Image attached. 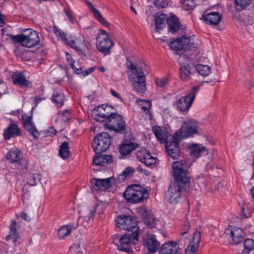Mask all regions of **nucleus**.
Segmentation results:
<instances>
[{
	"label": "nucleus",
	"mask_w": 254,
	"mask_h": 254,
	"mask_svg": "<svg viewBox=\"0 0 254 254\" xmlns=\"http://www.w3.org/2000/svg\"><path fill=\"white\" fill-rule=\"evenodd\" d=\"M134 169L130 167H127L118 177L120 182H124L127 178L129 177L134 172Z\"/></svg>",
	"instance_id": "obj_45"
},
{
	"label": "nucleus",
	"mask_w": 254,
	"mask_h": 254,
	"mask_svg": "<svg viewBox=\"0 0 254 254\" xmlns=\"http://www.w3.org/2000/svg\"><path fill=\"white\" fill-rule=\"evenodd\" d=\"M105 127L111 131L122 133L126 129L127 124L123 117L121 115L116 113L105 123Z\"/></svg>",
	"instance_id": "obj_12"
},
{
	"label": "nucleus",
	"mask_w": 254,
	"mask_h": 254,
	"mask_svg": "<svg viewBox=\"0 0 254 254\" xmlns=\"http://www.w3.org/2000/svg\"><path fill=\"white\" fill-rule=\"evenodd\" d=\"M65 58L71 67H73V64H74L75 61L73 60L71 55L68 53H66Z\"/></svg>",
	"instance_id": "obj_55"
},
{
	"label": "nucleus",
	"mask_w": 254,
	"mask_h": 254,
	"mask_svg": "<svg viewBox=\"0 0 254 254\" xmlns=\"http://www.w3.org/2000/svg\"><path fill=\"white\" fill-rule=\"evenodd\" d=\"M78 223L76 221V222L70 223L67 225H66L68 229L70 230V233H71L72 230H76L78 227Z\"/></svg>",
	"instance_id": "obj_58"
},
{
	"label": "nucleus",
	"mask_w": 254,
	"mask_h": 254,
	"mask_svg": "<svg viewBox=\"0 0 254 254\" xmlns=\"http://www.w3.org/2000/svg\"><path fill=\"white\" fill-rule=\"evenodd\" d=\"M110 93L111 94V95L112 96H113L114 97L118 98V99H119L121 101L123 102V99L122 98V97L120 96V95L119 94H118L115 90H114V89H111L110 90Z\"/></svg>",
	"instance_id": "obj_59"
},
{
	"label": "nucleus",
	"mask_w": 254,
	"mask_h": 254,
	"mask_svg": "<svg viewBox=\"0 0 254 254\" xmlns=\"http://www.w3.org/2000/svg\"><path fill=\"white\" fill-rule=\"evenodd\" d=\"M107 206L105 203L100 202L96 205H93L89 208V213L87 216L84 217V221H86L87 223H89L93 220L95 213L98 212L99 214H101L106 209Z\"/></svg>",
	"instance_id": "obj_23"
},
{
	"label": "nucleus",
	"mask_w": 254,
	"mask_h": 254,
	"mask_svg": "<svg viewBox=\"0 0 254 254\" xmlns=\"http://www.w3.org/2000/svg\"><path fill=\"white\" fill-rule=\"evenodd\" d=\"M153 131L156 137L161 143L165 142L169 140V132L165 128L157 126L153 128Z\"/></svg>",
	"instance_id": "obj_30"
},
{
	"label": "nucleus",
	"mask_w": 254,
	"mask_h": 254,
	"mask_svg": "<svg viewBox=\"0 0 254 254\" xmlns=\"http://www.w3.org/2000/svg\"><path fill=\"white\" fill-rule=\"evenodd\" d=\"M244 249L242 253L249 254L252 251L254 250V240L252 239H246L244 243Z\"/></svg>",
	"instance_id": "obj_42"
},
{
	"label": "nucleus",
	"mask_w": 254,
	"mask_h": 254,
	"mask_svg": "<svg viewBox=\"0 0 254 254\" xmlns=\"http://www.w3.org/2000/svg\"><path fill=\"white\" fill-rule=\"evenodd\" d=\"M190 150L192 156L198 158L201 156L202 152L205 151V148L201 145H195L191 146Z\"/></svg>",
	"instance_id": "obj_39"
},
{
	"label": "nucleus",
	"mask_w": 254,
	"mask_h": 254,
	"mask_svg": "<svg viewBox=\"0 0 254 254\" xmlns=\"http://www.w3.org/2000/svg\"><path fill=\"white\" fill-rule=\"evenodd\" d=\"M138 242V234L127 232L119 239L118 250L122 252H128L130 250V244L136 245Z\"/></svg>",
	"instance_id": "obj_14"
},
{
	"label": "nucleus",
	"mask_w": 254,
	"mask_h": 254,
	"mask_svg": "<svg viewBox=\"0 0 254 254\" xmlns=\"http://www.w3.org/2000/svg\"><path fill=\"white\" fill-rule=\"evenodd\" d=\"M200 88L199 85L193 86L187 95L181 97L178 99L177 105L181 111L185 112L189 110Z\"/></svg>",
	"instance_id": "obj_11"
},
{
	"label": "nucleus",
	"mask_w": 254,
	"mask_h": 254,
	"mask_svg": "<svg viewBox=\"0 0 254 254\" xmlns=\"http://www.w3.org/2000/svg\"><path fill=\"white\" fill-rule=\"evenodd\" d=\"M179 67V77L181 80L184 81H189L192 74L191 65L187 63H181Z\"/></svg>",
	"instance_id": "obj_25"
},
{
	"label": "nucleus",
	"mask_w": 254,
	"mask_h": 254,
	"mask_svg": "<svg viewBox=\"0 0 254 254\" xmlns=\"http://www.w3.org/2000/svg\"><path fill=\"white\" fill-rule=\"evenodd\" d=\"M54 32L55 34L59 37H60L62 34L64 33V32H63L61 29L57 27L54 28Z\"/></svg>",
	"instance_id": "obj_62"
},
{
	"label": "nucleus",
	"mask_w": 254,
	"mask_h": 254,
	"mask_svg": "<svg viewBox=\"0 0 254 254\" xmlns=\"http://www.w3.org/2000/svg\"><path fill=\"white\" fill-rule=\"evenodd\" d=\"M114 110L112 106L101 105L94 108L92 111L93 119L97 122H105L106 123L116 113L112 111Z\"/></svg>",
	"instance_id": "obj_9"
},
{
	"label": "nucleus",
	"mask_w": 254,
	"mask_h": 254,
	"mask_svg": "<svg viewBox=\"0 0 254 254\" xmlns=\"http://www.w3.org/2000/svg\"><path fill=\"white\" fill-rule=\"evenodd\" d=\"M69 153L68 143L66 141L63 142L60 146L59 152L60 156L65 159L69 157Z\"/></svg>",
	"instance_id": "obj_38"
},
{
	"label": "nucleus",
	"mask_w": 254,
	"mask_h": 254,
	"mask_svg": "<svg viewBox=\"0 0 254 254\" xmlns=\"http://www.w3.org/2000/svg\"><path fill=\"white\" fill-rule=\"evenodd\" d=\"M170 48L175 52L191 50L196 52L199 47L198 44L190 43V39L186 36L176 38L168 44Z\"/></svg>",
	"instance_id": "obj_5"
},
{
	"label": "nucleus",
	"mask_w": 254,
	"mask_h": 254,
	"mask_svg": "<svg viewBox=\"0 0 254 254\" xmlns=\"http://www.w3.org/2000/svg\"><path fill=\"white\" fill-rule=\"evenodd\" d=\"M44 98H42L40 96H35L34 97L33 102L35 104V107L37 106L38 104L40 103L42 100H44Z\"/></svg>",
	"instance_id": "obj_61"
},
{
	"label": "nucleus",
	"mask_w": 254,
	"mask_h": 254,
	"mask_svg": "<svg viewBox=\"0 0 254 254\" xmlns=\"http://www.w3.org/2000/svg\"><path fill=\"white\" fill-rule=\"evenodd\" d=\"M127 69L132 73L130 78L132 81V86L137 92L144 93L146 89L145 75L140 67L136 66L131 62L129 58H127L126 63Z\"/></svg>",
	"instance_id": "obj_2"
},
{
	"label": "nucleus",
	"mask_w": 254,
	"mask_h": 254,
	"mask_svg": "<svg viewBox=\"0 0 254 254\" xmlns=\"http://www.w3.org/2000/svg\"><path fill=\"white\" fill-rule=\"evenodd\" d=\"M113 162V157L111 155L96 154L93 160L94 165L106 166Z\"/></svg>",
	"instance_id": "obj_26"
},
{
	"label": "nucleus",
	"mask_w": 254,
	"mask_h": 254,
	"mask_svg": "<svg viewBox=\"0 0 254 254\" xmlns=\"http://www.w3.org/2000/svg\"><path fill=\"white\" fill-rule=\"evenodd\" d=\"M200 133L198 123L194 119L184 121L181 128L176 132V135H179L182 138L192 137Z\"/></svg>",
	"instance_id": "obj_7"
},
{
	"label": "nucleus",
	"mask_w": 254,
	"mask_h": 254,
	"mask_svg": "<svg viewBox=\"0 0 254 254\" xmlns=\"http://www.w3.org/2000/svg\"><path fill=\"white\" fill-rule=\"evenodd\" d=\"M205 23L210 26H217L220 22L222 15L218 12H209L202 15Z\"/></svg>",
	"instance_id": "obj_20"
},
{
	"label": "nucleus",
	"mask_w": 254,
	"mask_h": 254,
	"mask_svg": "<svg viewBox=\"0 0 254 254\" xmlns=\"http://www.w3.org/2000/svg\"><path fill=\"white\" fill-rule=\"evenodd\" d=\"M11 79L14 84L16 85L22 87L28 86L29 81L21 72H14L12 75Z\"/></svg>",
	"instance_id": "obj_31"
},
{
	"label": "nucleus",
	"mask_w": 254,
	"mask_h": 254,
	"mask_svg": "<svg viewBox=\"0 0 254 254\" xmlns=\"http://www.w3.org/2000/svg\"><path fill=\"white\" fill-rule=\"evenodd\" d=\"M181 139L183 138L176 135L175 132L165 142L167 154L174 159H178L180 156L179 143Z\"/></svg>",
	"instance_id": "obj_13"
},
{
	"label": "nucleus",
	"mask_w": 254,
	"mask_h": 254,
	"mask_svg": "<svg viewBox=\"0 0 254 254\" xmlns=\"http://www.w3.org/2000/svg\"><path fill=\"white\" fill-rule=\"evenodd\" d=\"M21 135V131L18 126L14 123H10L3 130V136L5 140H9L12 138Z\"/></svg>",
	"instance_id": "obj_19"
},
{
	"label": "nucleus",
	"mask_w": 254,
	"mask_h": 254,
	"mask_svg": "<svg viewBox=\"0 0 254 254\" xmlns=\"http://www.w3.org/2000/svg\"><path fill=\"white\" fill-rule=\"evenodd\" d=\"M179 250L174 244V242L169 241L162 245L159 254H179Z\"/></svg>",
	"instance_id": "obj_29"
},
{
	"label": "nucleus",
	"mask_w": 254,
	"mask_h": 254,
	"mask_svg": "<svg viewBox=\"0 0 254 254\" xmlns=\"http://www.w3.org/2000/svg\"><path fill=\"white\" fill-rule=\"evenodd\" d=\"M64 96L63 93L58 91L54 92L51 97L52 102L57 107H61L64 104Z\"/></svg>",
	"instance_id": "obj_37"
},
{
	"label": "nucleus",
	"mask_w": 254,
	"mask_h": 254,
	"mask_svg": "<svg viewBox=\"0 0 254 254\" xmlns=\"http://www.w3.org/2000/svg\"><path fill=\"white\" fill-rule=\"evenodd\" d=\"M226 233L232 238V244L238 245L244 241L245 235L241 228L230 226L226 230Z\"/></svg>",
	"instance_id": "obj_18"
},
{
	"label": "nucleus",
	"mask_w": 254,
	"mask_h": 254,
	"mask_svg": "<svg viewBox=\"0 0 254 254\" xmlns=\"http://www.w3.org/2000/svg\"><path fill=\"white\" fill-rule=\"evenodd\" d=\"M22 125L24 128L29 132L30 135L32 136L36 139L38 138L40 133L33 121L28 122L27 124H22Z\"/></svg>",
	"instance_id": "obj_35"
},
{
	"label": "nucleus",
	"mask_w": 254,
	"mask_h": 254,
	"mask_svg": "<svg viewBox=\"0 0 254 254\" xmlns=\"http://www.w3.org/2000/svg\"><path fill=\"white\" fill-rule=\"evenodd\" d=\"M145 250H147L150 254H154L160 247V243L156 239L155 235H148L145 238L142 242Z\"/></svg>",
	"instance_id": "obj_17"
},
{
	"label": "nucleus",
	"mask_w": 254,
	"mask_h": 254,
	"mask_svg": "<svg viewBox=\"0 0 254 254\" xmlns=\"http://www.w3.org/2000/svg\"><path fill=\"white\" fill-rule=\"evenodd\" d=\"M168 3V0H155L154 1V4L156 7L161 8L166 7Z\"/></svg>",
	"instance_id": "obj_50"
},
{
	"label": "nucleus",
	"mask_w": 254,
	"mask_h": 254,
	"mask_svg": "<svg viewBox=\"0 0 254 254\" xmlns=\"http://www.w3.org/2000/svg\"><path fill=\"white\" fill-rule=\"evenodd\" d=\"M155 83L158 87H164L168 83V78L166 77L156 78L155 79Z\"/></svg>",
	"instance_id": "obj_49"
},
{
	"label": "nucleus",
	"mask_w": 254,
	"mask_h": 254,
	"mask_svg": "<svg viewBox=\"0 0 254 254\" xmlns=\"http://www.w3.org/2000/svg\"><path fill=\"white\" fill-rule=\"evenodd\" d=\"M70 234V230L66 225L62 226L58 231V236L60 239H64Z\"/></svg>",
	"instance_id": "obj_47"
},
{
	"label": "nucleus",
	"mask_w": 254,
	"mask_h": 254,
	"mask_svg": "<svg viewBox=\"0 0 254 254\" xmlns=\"http://www.w3.org/2000/svg\"><path fill=\"white\" fill-rule=\"evenodd\" d=\"M90 183L95 190H105L111 187V178L103 179L93 178L90 180Z\"/></svg>",
	"instance_id": "obj_22"
},
{
	"label": "nucleus",
	"mask_w": 254,
	"mask_h": 254,
	"mask_svg": "<svg viewBox=\"0 0 254 254\" xmlns=\"http://www.w3.org/2000/svg\"><path fill=\"white\" fill-rule=\"evenodd\" d=\"M26 32L17 35H10V38L13 42L20 43L22 46L27 48L33 47L39 44L40 39L37 32L28 29Z\"/></svg>",
	"instance_id": "obj_4"
},
{
	"label": "nucleus",
	"mask_w": 254,
	"mask_h": 254,
	"mask_svg": "<svg viewBox=\"0 0 254 254\" xmlns=\"http://www.w3.org/2000/svg\"><path fill=\"white\" fill-rule=\"evenodd\" d=\"M94 71V67H90L84 71H83L82 75L84 76H87L91 74Z\"/></svg>",
	"instance_id": "obj_60"
},
{
	"label": "nucleus",
	"mask_w": 254,
	"mask_h": 254,
	"mask_svg": "<svg viewBox=\"0 0 254 254\" xmlns=\"http://www.w3.org/2000/svg\"><path fill=\"white\" fill-rule=\"evenodd\" d=\"M6 158L11 164L20 165L23 160V153L18 149H12L7 153Z\"/></svg>",
	"instance_id": "obj_24"
},
{
	"label": "nucleus",
	"mask_w": 254,
	"mask_h": 254,
	"mask_svg": "<svg viewBox=\"0 0 254 254\" xmlns=\"http://www.w3.org/2000/svg\"><path fill=\"white\" fill-rule=\"evenodd\" d=\"M138 147L139 144L135 142H129L123 143L119 148V152L122 155L127 156Z\"/></svg>",
	"instance_id": "obj_32"
},
{
	"label": "nucleus",
	"mask_w": 254,
	"mask_h": 254,
	"mask_svg": "<svg viewBox=\"0 0 254 254\" xmlns=\"http://www.w3.org/2000/svg\"><path fill=\"white\" fill-rule=\"evenodd\" d=\"M114 45L105 31L101 30L97 37L96 47L99 51L105 56L111 54V48Z\"/></svg>",
	"instance_id": "obj_10"
},
{
	"label": "nucleus",
	"mask_w": 254,
	"mask_h": 254,
	"mask_svg": "<svg viewBox=\"0 0 254 254\" xmlns=\"http://www.w3.org/2000/svg\"><path fill=\"white\" fill-rule=\"evenodd\" d=\"M64 11L65 13V14H66V15L67 16L69 21L71 23H72V24L74 23V19L73 17V15H72L73 13H72L71 10L70 8H68V9L64 8Z\"/></svg>",
	"instance_id": "obj_54"
},
{
	"label": "nucleus",
	"mask_w": 254,
	"mask_h": 254,
	"mask_svg": "<svg viewBox=\"0 0 254 254\" xmlns=\"http://www.w3.org/2000/svg\"><path fill=\"white\" fill-rule=\"evenodd\" d=\"M195 69L199 74L204 77L207 76L211 72L210 67L208 65L197 64Z\"/></svg>",
	"instance_id": "obj_44"
},
{
	"label": "nucleus",
	"mask_w": 254,
	"mask_h": 254,
	"mask_svg": "<svg viewBox=\"0 0 254 254\" xmlns=\"http://www.w3.org/2000/svg\"><path fill=\"white\" fill-rule=\"evenodd\" d=\"M138 214L142 218L144 224L148 227L154 228L156 224V219L150 211L145 207H140L137 209Z\"/></svg>",
	"instance_id": "obj_15"
},
{
	"label": "nucleus",
	"mask_w": 254,
	"mask_h": 254,
	"mask_svg": "<svg viewBox=\"0 0 254 254\" xmlns=\"http://www.w3.org/2000/svg\"><path fill=\"white\" fill-rule=\"evenodd\" d=\"M197 0H181L182 7L185 10L193 9L197 5Z\"/></svg>",
	"instance_id": "obj_43"
},
{
	"label": "nucleus",
	"mask_w": 254,
	"mask_h": 254,
	"mask_svg": "<svg viewBox=\"0 0 254 254\" xmlns=\"http://www.w3.org/2000/svg\"><path fill=\"white\" fill-rule=\"evenodd\" d=\"M200 240V232L196 231L193 234L192 240L189 242V244L186 249L185 254H195L198 248Z\"/></svg>",
	"instance_id": "obj_21"
},
{
	"label": "nucleus",
	"mask_w": 254,
	"mask_h": 254,
	"mask_svg": "<svg viewBox=\"0 0 254 254\" xmlns=\"http://www.w3.org/2000/svg\"><path fill=\"white\" fill-rule=\"evenodd\" d=\"M32 115L28 116L27 114H24L22 115V124L27 123L32 121Z\"/></svg>",
	"instance_id": "obj_57"
},
{
	"label": "nucleus",
	"mask_w": 254,
	"mask_h": 254,
	"mask_svg": "<svg viewBox=\"0 0 254 254\" xmlns=\"http://www.w3.org/2000/svg\"><path fill=\"white\" fill-rule=\"evenodd\" d=\"M115 221L117 227L120 229L127 230V232L138 234L139 228L138 227V220L136 217L122 215L118 216Z\"/></svg>",
	"instance_id": "obj_6"
},
{
	"label": "nucleus",
	"mask_w": 254,
	"mask_h": 254,
	"mask_svg": "<svg viewBox=\"0 0 254 254\" xmlns=\"http://www.w3.org/2000/svg\"><path fill=\"white\" fill-rule=\"evenodd\" d=\"M137 159L146 166H151L154 165L157 161V158L152 156L151 153L146 149H141L136 151Z\"/></svg>",
	"instance_id": "obj_16"
},
{
	"label": "nucleus",
	"mask_w": 254,
	"mask_h": 254,
	"mask_svg": "<svg viewBox=\"0 0 254 254\" xmlns=\"http://www.w3.org/2000/svg\"><path fill=\"white\" fill-rule=\"evenodd\" d=\"M252 0H235L236 8L238 11L245 9L251 2Z\"/></svg>",
	"instance_id": "obj_46"
},
{
	"label": "nucleus",
	"mask_w": 254,
	"mask_h": 254,
	"mask_svg": "<svg viewBox=\"0 0 254 254\" xmlns=\"http://www.w3.org/2000/svg\"><path fill=\"white\" fill-rule=\"evenodd\" d=\"M168 18L167 15L164 13L158 12L155 16V27L157 30L163 29L166 25Z\"/></svg>",
	"instance_id": "obj_33"
},
{
	"label": "nucleus",
	"mask_w": 254,
	"mask_h": 254,
	"mask_svg": "<svg viewBox=\"0 0 254 254\" xmlns=\"http://www.w3.org/2000/svg\"><path fill=\"white\" fill-rule=\"evenodd\" d=\"M85 3L92 11L95 17L102 24L106 25L108 23L107 21L102 17L100 11L96 8L93 4L88 0H86Z\"/></svg>",
	"instance_id": "obj_34"
},
{
	"label": "nucleus",
	"mask_w": 254,
	"mask_h": 254,
	"mask_svg": "<svg viewBox=\"0 0 254 254\" xmlns=\"http://www.w3.org/2000/svg\"><path fill=\"white\" fill-rule=\"evenodd\" d=\"M71 118V113L69 110L65 109L62 114V119L64 122H68Z\"/></svg>",
	"instance_id": "obj_51"
},
{
	"label": "nucleus",
	"mask_w": 254,
	"mask_h": 254,
	"mask_svg": "<svg viewBox=\"0 0 254 254\" xmlns=\"http://www.w3.org/2000/svg\"><path fill=\"white\" fill-rule=\"evenodd\" d=\"M54 32L55 34L59 37H60L62 34L64 33V32H63L61 29L57 27L54 28Z\"/></svg>",
	"instance_id": "obj_63"
},
{
	"label": "nucleus",
	"mask_w": 254,
	"mask_h": 254,
	"mask_svg": "<svg viewBox=\"0 0 254 254\" xmlns=\"http://www.w3.org/2000/svg\"><path fill=\"white\" fill-rule=\"evenodd\" d=\"M123 196L127 202L137 203L146 199L148 197V193L140 185H132L127 188Z\"/></svg>",
	"instance_id": "obj_3"
},
{
	"label": "nucleus",
	"mask_w": 254,
	"mask_h": 254,
	"mask_svg": "<svg viewBox=\"0 0 254 254\" xmlns=\"http://www.w3.org/2000/svg\"><path fill=\"white\" fill-rule=\"evenodd\" d=\"M57 130L55 129L53 127H50L46 130V135L47 136H53L57 134Z\"/></svg>",
	"instance_id": "obj_56"
},
{
	"label": "nucleus",
	"mask_w": 254,
	"mask_h": 254,
	"mask_svg": "<svg viewBox=\"0 0 254 254\" xmlns=\"http://www.w3.org/2000/svg\"><path fill=\"white\" fill-rule=\"evenodd\" d=\"M42 175L38 173H31L27 178V183L31 186H35L38 182H40Z\"/></svg>",
	"instance_id": "obj_40"
},
{
	"label": "nucleus",
	"mask_w": 254,
	"mask_h": 254,
	"mask_svg": "<svg viewBox=\"0 0 254 254\" xmlns=\"http://www.w3.org/2000/svg\"><path fill=\"white\" fill-rule=\"evenodd\" d=\"M62 42L71 48L77 51L78 46L75 43V38L71 36L66 37V34L64 32L60 37Z\"/></svg>",
	"instance_id": "obj_36"
},
{
	"label": "nucleus",
	"mask_w": 254,
	"mask_h": 254,
	"mask_svg": "<svg viewBox=\"0 0 254 254\" xmlns=\"http://www.w3.org/2000/svg\"><path fill=\"white\" fill-rule=\"evenodd\" d=\"M190 229V225L188 222H185L184 224L183 225L182 228L181 230V232L180 234L182 235H186L188 231Z\"/></svg>",
	"instance_id": "obj_53"
},
{
	"label": "nucleus",
	"mask_w": 254,
	"mask_h": 254,
	"mask_svg": "<svg viewBox=\"0 0 254 254\" xmlns=\"http://www.w3.org/2000/svg\"><path fill=\"white\" fill-rule=\"evenodd\" d=\"M68 254H82L79 244H73L70 247Z\"/></svg>",
	"instance_id": "obj_48"
},
{
	"label": "nucleus",
	"mask_w": 254,
	"mask_h": 254,
	"mask_svg": "<svg viewBox=\"0 0 254 254\" xmlns=\"http://www.w3.org/2000/svg\"><path fill=\"white\" fill-rule=\"evenodd\" d=\"M143 105L141 107V110L147 113L151 108V102L149 100H143Z\"/></svg>",
	"instance_id": "obj_52"
},
{
	"label": "nucleus",
	"mask_w": 254,
	"mask_h": 254,
	"mask_svg": "<svg viewBox=\"0 0 254 254\" xmlns=\"http://www.w3.org/2000/svg\"><path fill=\"white\" fill-rule=\"evenodd\" d=\"M189 242L187 235L180 234L177 242H174V244L178 247L179 250L183 249Z\"/></svg>",
	"instance_id": "obj_41"
},
{
	"label": "nucleus",
	"mask_w": 254,
	"mask_h": 254,
	"mask_svg": "<svg viewBox=\"0 0 254 254\" xmlns=\"http://www.w3.org/2000/svg\"><path fill=\"white\" fill-rule=\"evenodd\" d=\"M182 161H175L172 164L174 182L166 193L170 203L176 204L182 198V194L190 186V175Z\"/></svg>",
	"instance_id": "obj_1"
},
{
	"label": "nucleus",
	"mask_w": 254,
	"mask_h": 254,
	"mask_svg": "<svg viewBox=\"0 0 254 254\" xmlns=\"http://www.w3.org/2000/svg\"><path fill=\"white\" fill-rule=\"evenodd\" d=\"M20 227L17 225L15 221H11L9 226V235L5 237V240L8 241L10 239H12L13 243H16L19 238V235L18 232V229Z\"/></svg>",
	"instance_id": "obj_27"
},
{
	"label": "nucleus",
	"mask_w": 254,
	"mask_h": 254,
	"mask_svg": "<svg viewBox=\"0 0 254 254\" xmlns=\"http://www.w3.org/2000/svg\"><path fill=\"white\" fill-rule=\"evenodd\" d=\"M74 70V72L77 74H82V69L81 67L76 68L74 66V64H73V67H71Z\"/></svg>",
	"instance_id": "obj_64"
},
{
	"label": "nucleus",
	"mask_w": 254,
	"mask_h": 254,
	"mask_svg": "<svg viewBox=\"0 0 254 254\" xmlns=\"http://www.w3.org/2000/svg\"><path fill=\"white\" fill-rule=\"evenodd\" d=\"M169 26V32L174 34L176 33L180 28V22L179 19L175 15L169 16L167 20Z\"/></svg>",
	"instance_id": "obj_28"
},
{
	"label": "nucleus",
	"mask_w": 254,
	"mask_h": 254,
	"mask_svg": "<svg viewBox=\"0 0 254 254\" xmlns=\"http://www.w3.org/2000/svg\"><path fill=\"white\" fill-rule=\"evenodd\" d=\"M112 137L107 132L98 133L95 136L92 146L96 154L106 151L110 147Z\"/></svg>",
	"instance_id": "obj_8"
}]
</instances>
